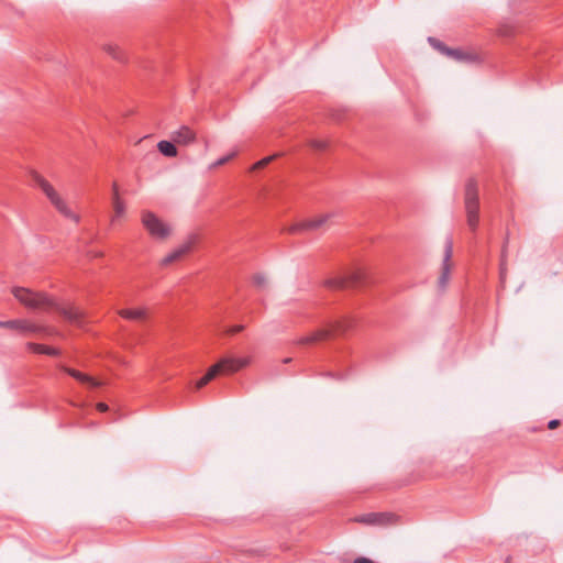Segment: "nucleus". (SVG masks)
Returning a JSON list of instances; mask_svg holds the SVG:
<instances>
[{
	"label": "nucleus",
	"mask_w": 563,
	"mask_h": 563,
	"mask_svg": "<svg viewBox=\"0 0 563 563\" xmlns=\"http://www.w3.org/2000/svg\"><path fill=\"white\" fill-rule=\"evenodd\" d=\"M510 560H511V558L508 556L507 560H506V563H510Z\"/></svg>",
	"instance_id": "34"
},
{
	"label": "nucleus",
	"mask_w": 563,
	"mask_h": 563,
	"mask_svg": "<svg viewBox=\"0 0 563 563\" xmlns=\"http://www.w3.org/2000/svg\"><path fill=\"white\" fill-rule=\"evenodd\" d=\"M312 147L316 151H324L328 147V142L327 141H313L312 142Z\"/></svg>",
	"instance_id": "26"
},
{
	"label": "nucleus",
	"mask_w": 563,
	"mask_h": 563,
	"mask_svg": "<svg viewBox=\"0 0 563 563\" xmlns=\"http://www.w3.org/2000/svg\"><path fill=\"white\" fill-rule=\"evenodd\" d=\"M104 51L114 59L120 63H124L126 60L124 53L115 45L108 44L104 46Z\"/></svg>",
	"instance_id": "21"
},
{
	"label": "nucleus",
	"mask_w": 563,
	"mask_h": 563,
	"mask_svg": "<svg viewBox=\"0 0 563 563\" xmlns=\"http://www.w3.org/2000/svg\"><path fill=\"white\" fill-rule=\"evenodd\" d=\"M334 217L333 213H325L314 219L303 220L294 224L289 232L292 234L302 233L308 231H319L329 228L330 220Z\"/></svg>",
	"instance_id": "8"
},
{
	"label": "nucleus",
	"mask_w": 563,
	"mask_h": 563,
	"mask_svg": "<svg viewBox=\"0 0 563 563\" xmlns=\"http://www.w3.org/2000/svg\"><path fill=\"white\" fill-rule=\"evenodd\" d=\"M253 284L258 288H263L266 284V277L263 274L257 273L253 276Z\"/></svg>",
	"instance_id": "24"
},
{
	"label": "nucleus",
	"mask_w": 563,
	"mask_h": 563,
	"mask_svg": "<svg viewBox=\"0 0 563 563\" xmlns=\"http://www.w3.org/2000/svg\"><path fill=\"white\" fill-rule=\"evenodd\" d=\"M97 409H98L100 412H106V411H108V410H109V407H108V405H107V404H104V402H99V404L97 405Z\"/></svg>",
	"instance_id": "31"
},
{
	"label": "nucleus",
	"mask_w": 563,
	"mask_h": 563,
	"mask_svg": "<svg viewBox=\"0 0 563 563\" xmlns=\"http://www.w3.org/2000/svg\"><path fill=\"white\" fill-rule=\"evenodd\" d=\"M195 243H196V238L195 236L189 238L188 241H186L180 246L175 249L173 252L167 254L161 261V265L167 266L174 262L179 261L180 258H183L186 254H188L192 250Z\"/></svg>",
	"instance_id": "11"
},
{
	"label": "nucleus",
	"mask_w": 563,
	"mask_h": 563,
	"mask_svg": "<svg viewBox=\"0 0 563 563\" xmlns=\"http://www.w3.org/2000/svg\"><path fill=\"white\" fill-rule=\"evenodd\" d=\"M12 294L22 305L27 308H41L47 311H55L70 324L77 327L84 325L86 318L85 312L74 306L63 307L44 292H34L29 288L23 287H14L12 289Z\"/></svg>",
	"instance_id": "1"
},
{
	"label": "nucleus",
	"mask_w": 563,
	"mask_h": 563,
	"mask_svg": "<svg viewBox=\"0 0 563 563\" xmlns=\"http://www.w3.org/2000/svg\"><path fill=\"white\" fill-rule=\"evenodd\" d=\"M142 223L155 240H165L170 234V228L152 211L142 212Z\"/></svg>",
	"instance_id": "7"
},
{
	"label": "nucleus",
	"mask_w": 563,
	"mask_h": 563,
	"mask_svg": "<svg viewBox=\"0 0 563 563\" xmlns=\"http://www.w3.org/2000/svg\"><path fill=\"white\" fill-rule=\"evenodd\" d=\"M33 181L35 185H37L46 195V197L51 200V202L54 205V207L66 218L73 219L74 221L78 222L79 218L76 216L65 203V201L58 196V194L55 191L53 186L44 179L40 174L34 173Z\"/></svg>",
	"instance_id": "5"
},
{
	"label": "nucleus",
	"mask_w": 563,
	"mask_h": 563,
	"mask_svg": "<svg viewBox=\"0 0 563 563\" xmlns=\"http://www.w3.org/2000/svg\"><path fill=\"white\" fill-rule=\"evenodd\" d=\"M355 321L351 317H343L340 320L329 322L327 328L319 329L309 335L302 336L298 340V344H311L322 340H327L335 334H344L354 325Z\"/></svg>",
	"instance_id": "3"
},
{
	"label": "nucleus",
	"mask_w": 563,
	"mask_h": 563,
	"mask_svg": "<svg viewBox=\"0 0 563 563\" xmlns=\"http://www.w3.org/2000/svg\"><path fill=\"white\" fill-rule=\"evenodd\" d=\"M112 205L114 209L115 217H121L125 212V205L119 197V188L118 184H112Z\"/></svg>",
	"instance_id": "18"
},
{
	"label": "nucleus",
	"mask_w": 563,
	"mask_h": 563,
	"mask_svg": "<svg viewBox=\"0 0 563 563\" xmlns=\"http://www.w3.org/2000/svg\"><path fill=\"white\" fill-rule=\"evenodd\" d=\"M157 148H158L159 153L166 157H175V156H177V153H178L175 142L173 140L172 141H166V140L159 141L157 143Z\"/></svg>",
	"instance_id": "19"
},
{
	"label": "nucleus",
	"mask_w": 563,
	"mask_h": 563,
	"mask_svg": "<svg viewBox=\"0 0 563 563\" xmlns=\"http://www.w3.org/2000/svg\"><path fill=\"white\" fill-rule=\"evenodd\" d=\"M353 563H375V562L366 556H358L353 561Z\"/></svg>",
	"instance_id": "29"
},
{
	"label": "nucleus",
	"mask_w": 563,
	"mask_h": 563,
	"mask_svg": "<svg viewBox=\"0 0 563 563\" xmlns=\"http://www.w3.org/2000/svg\"><path fill=\"white\" fill-rule=\"evenodd\" d=\"M291 360H292L291 357H286L283 362H284L285 364H288V363H290V362H291Z\"/></svg>",
	"instance_id": "32"
},
{
	"label": "nucleus",
	"mask_w": 563,
	"mask_h": 563,
	"mask_svg": "<svg viewBox=\"0 0 563 563\" xmlns=\"http://www.w3.org/2000/svg\"><path fill=\"white\" fill-rule=\"evenodd\" d=\"M452 253H453V241L451 238H448L445 240V245H444V256H443V262H442V272H441V275L439 277V285L440 287H444L449 280V275H450V269H451V265H450V261H451V257H452Z\"/></svg>",
	"instance_id": "12"
},
{
	"label": "nucleus",
	"mask_w": 563,
	"mask_h": 563,
	"mask_svg": "<svg viewBox=\"0 0 563 563\" xmlns=\"http://www.w3.org/2000/svg\"><path fill=\"white\" fill-rule=\"evenodd\" d=\"M250 357L225 356L210 366L207 373L196 383V389L206 386L219 374H233L250 364Z\"/></svg>",
	"instance_id": "2"
},
{
	"label": "nucleus",
	"mask_w": 563,
	"mask_h": 563,
	"mask_svg": "<svg viewBox=\"0 0 563 563\" xmlns=\"http://www.w3.org/2000/svg\"><path fill=\"white\" fill-rule=\"evenodd\" d=\"M26 347L30 351L37 353V354H46L49 356H59V354H60V351L56 347L47 346V345L38 344V343H33V342H29L26 344Z\"/></svg>",
	"instance_id": "17"
},
{
	"label": "nucleus",
	"mask_w": 563,
	"mask_h": 563,
	"mask_svg": "<svg viewBox=\"0 0 563 563\" xmlns=\"http://www.w3.org/2000/svg\"><path fill=\"white\" fill-rule=\"evenodd\" d=\"M60 368L69 376L74 377L75 379H77L78 382H80L82 384L89 385V387H91V388H97L100 385L98 380H96L91 376L84 374L77 369L66 367V366H60Z\"/></svg>",
	"instance_id": "15"
},
{
	"label": "nucleus",
	"mask_w": 563,
	"mask_h": 563,
	"mask_svg": "<svg viewBox=\"0 0 563 563\" xmlns=\"http://www.w3.org/2000/svg\"><path fill=\"white\" fill-rule=\"evenodd\" d=\"M60 368L69 376L74 377L75 379H77L78 382H80L82 384L89 385V387H91V388H97L100 385L98 380H96L91 376L84 374L77 369L66 367V366H60Z\"/></svg>",
	"instance_id": "16"
},
{
	"label": "nucleus",
	"mask_w": 563,
	"mask_h": 563,
	"mask_svg": "<svg viewBox=\"0 0 563 563\" xmlns=\"http://www.w3.org/2000/svg\"><path fill=\"white\" fill-rule=\"evenodd\" d=\"M396 518L393 512H368L355 517L354 521L367 526H386L393 523Z\"/></svg>",
	"instance_id": "9"
},
{
	"label": "nucleus",
	"mask_w": 563,
	"mask_h": 563,
	"mask_svg": "<svg viewBox=\"0 0 563 563\" xmlns=\"http://www.w3.org/2000/svg\"><path fill=\"white\" fill-rule=\"evenodd\" d=\"M196 134L187 125L180 126L177 131L172 134V140L181 145H187L195 141Z\"/></svg>",
	"instance_id": "14"
},
{
	"label": "nucleus",
	"mask_w": 563,
	"mask_h": 563,
	"mask_svg": "<svg viewBox=\"0 0 563 563\" xmlns=\"http://www.w3.org/2000/svg\"><path fill=\"white\" fill-rule=\"evenodd\" d=\"M0 328L18 330V331H22V332H32V333H43V334L51 333V331L47 328L32 324V323L27 322L26 320H22V319L0 321Z\"/></svg>",
	"instance_id": "10"
},
{
	"label": "nucleus",
	"mask_w": 563,
	"mask_h": 563,
	"mask_svg": "<svg viewBox=\"0 0 563 563\" xmlns=\"http://www.w3.org/2000/svg\"><path fill=\"white\" fill-rule=\"evenodd\" d=\"M367 283L366 274L361 271L351 272L344 276L329 278L324 282V286L331 290H343L357 288Z\"/></svg>",
	"instance_id": "6"
},
{
	"label": "nucleus",
	"mask_w": 563,
	"mask_h": 563,
	"mask_svg": "<svg viewBox=\"0 0 563 563\" xmlns=\"http://www.w3.org/2000/svg\"><path fill=\"white\" fill-rule=\"evenodd\" d=\"M243 330V325H235L233 328L228 329L229 334H234L241 332Z\"/></svg>",
	"instance_id": "30"
},
{
	"label": "nucleus",
	"mask_w": 563,
	"mask_h": 563,
	"mask_svg": "<svg viewBox=\"0 0 563 563\" xmlns=\"http://www.w3.org/2000/svg\"><path fill=\"white\" fill-rule=\"evenodd\" d=\"M464 205L467 225L472 232H475L479 223V198L477 183L474 178H470L465 185Z\"/></svg>",
	"instance_id": "4"
},
{
	"label": "nucleus",
	"mask_w": 563,
	"mask_h": 563,
	"mask_svg": "<svg viewBox=\"0 0 563 563\" xmlns=\"http://www.w3.org/2000/svg\"><path fill=\"white\" fill-rule=\"evenodd\" d=\"M428 42L429 44L435 48L437 51H439L441 54L448 56V51H451V47L446 46L443 42H441L440 40L435 38V37H428Z\"/></svg>",
	"instance_id": "22"
},
{
	"label": "nucleus",
	"mask_w": 563,
	"mask_h": 563,
	"mask_svg": "<svg viewBox=\"0 0 563 563\" xmlns=\"http://www.w3.org/2000/svg\"><path fill=\"white\" fill-rule=\"evenodd\" d=\"M323 376L331 377V378H334V379H338V380H343L346 377V375L334 373V372H327V373L323 374Z\"/></svg>",
	"instance_id": "27"
},
{
	"label": "nucleus",
	"mask_w": 563,
	"mask_h": 563,
	"mask_svg": "<svg viewBox=\"0 0 563 563\" xmlns=\"http://www.w3.org/2000/svg\"><path fill=\"white\" fill-rule=\"evenodd\" d=\"M448 57L464 64H478L481 63V58L478 54L464 51L461 48H451L448 51Z\"/></svg>",
	"instance_id": "13"
},
{
	"label": "nucleus",
	"mask_w": 563,
	"mask_h": 563,
	"mask_svg": "<svg viewBox=\"0 0 563 563\" xmlns=\"http://www.w3.org/2000/svg\"><path fill=\"white\" fill-rule=\"evenodd\" d=\"M507 241H508V238H506L505 243H504V245H503V249H504V250L506 249Z\"/></svg>",
	"instance_id": "33"
},
{
	"label": "nucleus",
	"mask_w": 563,
	"mask_h": 563,
	"mask_svg": "<svg viewBox=\"0 0 563 563\" xmlns=\"http://www.w3.org/2000/svg\"><path fill=\"white\" fill-rule=\"evenodd\" d=\"M121 317L130 320H142L145 318L144 309H123L120 311Z\"/></svg>",
	"instance_id": "20"
},
{
	"label": "nucleus",
	"mask_w": 563,
	"mask_h": 563,
	"mask_svg": "<svg viewBox=\"0 0 563 563\" xmlns=\"http://www.w3.org/2000/svg\"><path fill=\"white\" fill-rule=\"evenodd\" d=\"M560 424H561V420H559V419H552V420H550V421L548 422V428H549L550 430H554V429H556Z\"/></svg>",
	"instance_id": "28"
},
{
	"label": "nucleus",
	"mask_w": 563,
	"mask_h": 563,
	"mask_svg": "<svg viewBox=\"0 0 563 563\" xmlns=\"http://www.w3.org/2000/svg\"><path fill=\"white\" fill-rule=\"evenodd\" d=\"M277 155H272V156H267V157H264L262 159H260L258 162H256L254 165H253V170H256V169H261V168H264L265 166H267L271 162H273L275 159Z\"/></svg>",
	"instance_id": "23"
},
{
	"label": "nucleus",
	"mask_w": 563,
	"mask_h": 563,
	"mask_svg": "<svg viewBox=\"0 0 563 563\" xmlns=\"http://www.w3.org/2000/svg\"><path fill=\"white\" fill-rule=\"evenodd\" d=\"M235 156V153H231L229 155H225V156H222L220 157L218 161H216L211 167H219V166H222L224 164H227L228 162H230L233 157Z\"/></svg>",
	"instance_id": "25"
}]
</instances>
